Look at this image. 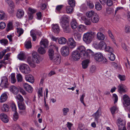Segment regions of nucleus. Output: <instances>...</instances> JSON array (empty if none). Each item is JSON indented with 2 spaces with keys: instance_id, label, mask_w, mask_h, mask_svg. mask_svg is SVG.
Returning a JSON list of instances; mask_svg holds the SVG:
<instances>
[{
  "instance_id": "c03bdc74",
  "label": "nucleus",
  "mask_w": 130,
  "mask_h": 130,
  "mask_svg": "<svg viewBox=\"0 0 130 130\" xmlns=\"http://www.w3.org/2000/svg\"><path fill=\"white\" fill-rule=\"evenodd\" d=\"M10 80L12 83H14L16 81V80L15 78V74L14 73L10 75Z\"/></svg>"
},
{
  "instance_id": "5701e85b",
  "label": "nucleus",
  "mask_w": 130,
  "mask_h": 130,
  "mask_svg": "<svg viewBox=\"0 0 130 130\" xmlns=\"http://www.w3.org/2000/svg\"><path fill=\"white\" fill-rule=\"evenodd\" d=\"M71 27L73 29H75L77 27L78 24L76 20L75 19L72 20L71 22Z\"/></svg>"
},
{
  "instance_id": "603ef678",
  "label": "nucleus",
  "mask_w": 130,
  "mask_h": 130,
  "mask_svg": "<svg viewBox=\"0 0 130 130\" xmlns=\"http://www.w3.org/2000/svg\"><path fill=\"white\" fill-rule=\"evenodd\" d=\"M109 55H110V56L109 57V58L110 60L113 61L115 60L116 58L115 56L112 52L110 53Z\"/></svg>"
},
{
  "instance_id": "c756f323",
  "label": "nucleus",
  "mask_w": 130,
  "mask_h": 130,
  "mask_svg": "<svg viewBox=\"0 0 130 130\" xmlns=\"http://www.w3.org/2000/svg\"><path fill=\"white\" fill-rule=\"evenodd\" d=\"M18 104L19 109L21 110H24L26 109V105L22 102H18Z\"/></svg>"
},
{
  "instance_id": "473e14b6",
  "label": "nucleus",
  "mask_w": 130,
  "mask_h": 130,
  "mask_svg": "<svg viewBox=\"0 0 130 130\" xmlns=\"http://www.w3.org/2000/svg\"><path fill=\"white\" fill-rule=\"evenodd\" d=\"M24 32L23 30L21 28H17V32L16 33L18 37L21 36Z\"/></svg>"
},
{
  "instance_id": "0eeeda50",
  "label": "nucleus",
  "mask_w": 130,
  "mask_h": 130,
  "mask_svg": "<svg viewBox=\"0 0 130 130\" xmlns=\"http://www.w3.org/2000/svg\"><path fill=\"white\" fill-rule=\"evenodd\" d=\"M32 60L35 63H38L40 62V57L36 52H33L32 54Z\"/></svg>"
},
{
  "instance_id": "09e8293b",
  "label": "nucleus",
  "mask_w": 130,
  "mask_h": 130,
  "mask_svg": "<svg viewBox=\"0 0 130 130\" xmlns=\"http://www.w3.org/2000/svg\"><path fill=\"white\" fill-rule=\"evenodd\" d=\"M105 51L109 52L110 53L111 52H112L113 51V49L112 48L109 46H107L104 48Z\"/></svg>"
},
{
  "instance_id": "864d4df0",
  "label": "nucleus",
  "mask_w": 130,
  "mask_h": 130,
  "mask_svg": "<svg viewBox=\"0 0 130 130\" xmlns=\"http://www.w3.org/2000/svg\"><path fill=\"white\" fill-rule=\"evenodd\" d=\"M118 110L116 106H113L110 108V111L112 114H114Z\"/></svg>"
},
{
  "instance_id": "5fc2aeb1",
  "label": "nucleus",
  "mask_w": 130,
  "mask_h": 130,
  "mask_svg": "<svg viewBox=\"0 0 130 130\" xmlns=\"http://www.w3.org/2000/svg\"><path fill=\"white\" fill-rule=\"evenodd\" d=\"M16 98L18 99L20 102H22L24 101V99L22 95L20 94H18L16 96Z\"/></svg>"
},
{
  "instance_id": "f704fd0d",
  "label": "nucleus",
  "mask_w": 130,
  "mask_h": 130,
  "mask_svg": "<svg viewBox=\"0 0 130 130\" xmlns=\"http://www.w3.org/2000/svg\"><path fill=\"white\" fill-rule=\"evenodd\" d=\"M67 40L64 37H61L58 39L59 43L60 44H64L66 43Z\"/></svg>"
},
{
  "instance_id": "69168bd1",
  "label": "nucleus",
  "mask_w": 130,
  "mask_h": 130,
  "mask_svg": "<svg viewBox=\"0 0 130 130\" xmlns=\"http://www.w3.org/2000/svg\"><path fill=\"white\" fill-rule=\"evenodd\" d=\"M113 98L114 100V103H116L118 100V97L117 95L115 94H113Z\"/></svg>"
},
{
  "instance_id": "412c9836",
  "label": "nucleus",
  "mask_w": 130,
  "mask_h": 130,
  "mask_svg": "<svg viewBox=\"0 0 130 130\" xmlns=\"http://www.w3.org/2000/svg\"><path fill=\"white\" fill-rule=\"evenodd\" d=\"M52 29L53 32L56 33H58L60 31L59 26L57 24H53Z\"/></svg>"
},
{
  "instance_id": "f3484780",
  "label": "nucleus",
  "mask_w": 130,
  "mask_h": 130,
  "mask_svg": "<svg viewBox=\"0 0 130 130\" xmlns=\"http://www.w3.org/2000/svg\"><path fill=\"white\" fill-rule=\"evenodd\" d=\"M117 124L118 127H125L126 123L124 120L119 118L117 120Z\"/></svg>"
},
{
  "instance_id": "ea45409f",
  "label": "nucleus",
  "mask_w": 130,
  "mask_h": 130,
  "mask_svg": "<svg viewBox=\"0 0 130 130\" xmlns=\"http://www.w3.org/2000/svg\"><path fill=\"white\" fill-rule=\"evenodd\" d=\"M25 46L27 49L30 48H31V43L30 40L26 41L25 43Z\"/></svg>"
},
{
  "instance_id": "c85d7f7f",
  "label": "nucleus",
  "mask_w": 130,
  "mask_h": 130,
  "mask_svg": "<svg viewBox=\"0 0 130 130\" xmlns=\"http://www.w3.org/2000/svg\"><path fill=\"white\" fill-rule=\"evenodd\" d=\"M7 98V96L5 93L1 95L0 98V102L2 103L6 101Z\"/></svg>"
},
{
  "instance_id": "de8ad7c7",
  "label": "nucleus",
  "mask_w": 130,
  "mask_h": 130,
  "mask_svg": "<svg viewBox=\"0 0 130 130\" xmlns=\"http://www.w3.org/2000/svg\"><path fill=\"white\" fill-rule=\"evenodd\" d=\"M95 7L96 9L98 10L101 9L102 6L99 2H96L95 4Z\"/></svg>"
},
{
  "instance_id": "6e6552de",
  "label": "nucleus",
  "mask_w": 130,
  "mask_h": 130,
  "mask_svg": "<svg viewBox=\"0 0 130 130\" xmlns=\"http://www.w3.org/2000/svg\"><path fill=\"white\" fill-rule=\"evenodd\" d=\"M68 41L69 48L73 49L75 47L76 45V43L73 38H69Z\"/></svg>"
},
{
  "instance_id": "0e129e2a",
  "label": "nucleus",
  "mask_w": 130,
  "mask_h": 130,
  "mask_svg": "<svg viewBox=\"0 0 130 130\" xmlns=\"http://www.w3.org/2000/svg\"><path fill=\"white\" fill-rule=\"evenodd\" d=\"M19 118V116L17 112H14V114L13 115V120L15 121H16Z\"/></svg>"
},
{
  "instance_id": "ddd939ff",
  "label": "nucleus",
  "mask_w": 130,
  "mask_h": 130,
  "mask_svg": "<svg viewBox=\"0 0 130 130\" xmlns=\"http://www.w3.org/2000/svg\"><path fill=\"white\" fill-rule=\"evenodd\" d=\"M8 84V79L7 77L6 76L3 77L2 78L0 86L2 87L5 86L7 87Z\"/></svg>"
},
{
  "instance_id": "680f3d73",
  "label": "nucleus",
  "mask_w": 130,
  "mask_h": 130,
  "mask_svg": "<svg viewBox=\"0 0 130 130\" xmlns=\"http://www.w3.org/2000/svg\"><path fill=\"white\" fill-rule=\"evenodd\" d=\"M6 26L5 23L4 22L0 23V29H3Z\"/></svg>"
},
{
  "instance_id": "13d9d810",
  "label": "nucleus",
  "mask_w": 130,
  "mask_h": 130,
  "mask_svg": "<svg viewBox=\"0 0 130 130\" xmlns=\"http://www.w3.org/2000/svg\"><path fill=\"white\" fill-rule=\"evenodd\" d=\"M85 29V26L82 25H79L77 27V29L80 32L84 31Z\"/></svg>"
},
{
  "instance_id": "9d476101",
  "label": "nucleus",
  "mask_w": 130,
  "mask_h": 130,
  "mask_svg": "<svg viewBox=\"0 0 130 130\" xmlns=\"http://www.w3.org/2000/svg\"><path fill=\"white\" fill-rule=\"evenodd\" d=\"M118 91L120 93H125L126 92L127 90V89L125 85L121 84H120L118 88Z\"/></svg>"
},
{
  "instance_id": "f8f14e48",
  "label": "nucleus",
  "mask_w": 130,
  "mask_h": 130,
  "mask_svg": "<svg viewBox=\"0 0 130 130\" xmlns=\"http://www.w3.org/2000/svg\"><path fill=\"white\" fill-rule=\"evenodd\" d=\"M61 52L62 55L64 56H68L69 53V48L66 46H64L61 48Z\"/></svg>"
},
{
  "instance_id": "b1692460",
  "label": "nucleus",
  "mask_w": 130,
  "mask_h": 130,
  "mask_svg": "<svg viewBox=\"0 0 130 130\" xmlns=\"http://www.w3.org/2000/svg\"><path fill=\"white\" fill-rule=\"evenodd\" d=\"M97 38L100 40H103L105 39V36L102 32H99L96 34Z\"/></svg>"
},
{
  "instance_id": "4468645a",
  "label": "nucleus",
  "mask_w": 130,
  "mask_h": 130,
  "mask_svg": "<svg viewBox=\"0 0 130 130\" xmlns=\"http://www.w3.org/2000/svg\"><path fill=\"white\" fill-rule=\"evenodd\" d=\"M101 109L99 108L96 112L93 115L95 118V121L98 122L99 118L101 115Z\"/></svg>"
},
{
  "instance_id": "774afa93",
  "label": "nucleus",
  "mask_w": 130,
  "mask_h": 130,
  "mask_svg": "<svg viewBox=\"0 0 130 130\" xmlns=\"http://www.w3.org/2000/svg\"><path fill=\"white\" fill-rule=\"evenodd\" d=\"M113 10L110 8L108 7L106 9V12L108 14H110L112 13Z\"/></svg>"
},
{
  "instance_id": "8fccbe9b",
  "label": "nucleus",
  "mask_w": 130,
  "mask_h": 130,
  "mask_svg": "<svg viewBox=\"0 0 130 130\" xmlns=\"http://www.w3.org/2000/svg\"><path fill=\"white\" fill-rule=\"evenodd\" d=\"M16 77L18 82H21L23 80V77L22 75L20 74L17 75Z\"/></svg>"
},
{
  "instance_id": "72a5a7b5",
  "label": "nucleus",
  "mask_w": 130,
  "mask_h": 130,
  "mask_svg": "<svg viewBox=\"0 0 130 130\" xmlns=\"http://www.w3.org/2000/svg\"><path fill=\"white\" fill-rule=\"evenodd\" d=\"M96 14V13H95L94 11L91 10L87 12L86 13V15L88 17L91 18L92 16L93 17Z\"/></svg>"
},
{
  "instance_id": "dca6fc26",
  "label": "nucleus",
  "mask_w": 130,
  "mask_h": 130,
  "mask_svg": "<svg viewBox=\"0 0 130 130\" xmlns=\"http://www.w3.org/2000/svg\"><path fill=\"white\" fill-rule=\"evenodd\" d=\"M23 86L24 88L29 93L32 92L33 89L30 85L27 83H25L23 84Z\"/></svg>"
},
{
  "instance_id": "c9c22d12",
  "label": "nucleus",
  "mask_w": 130,
  "mask_h": 130,
  "mask_svg": "<svg viewBox=\"0 0 130 130\" xmlns=\"http://www.w3.org/2000/svg\"><path fill=\"white\" fill-rule=\"evenodd\" d=\"M44 47L42 46H41L38 49V52L39 53L41 54H44L46 53V51L44 49Z\"/></svg>"
},
{
  "instance_id": "9b49d317",
  "label": "nucleus",
  "mask_w": 130,
  "mask_h": 130,
  "mask_svg": "<svg viewBox=\"0 0 130 130\" xmlns=\"http://www.w3.org/2000/svg\"><path fill=\"white\" fill-rule=\"evenodd\" d=\"M53 62L56 64H58L60 62L61 58L60 55L58 54L54 55L52 60Z\"/></svg>"
},
{
  "instance_id": "052dcab7",
  "label": "nucleus",
  "mask_w": 130,
  "mask_h": 130,
  "mask_svg": "<svg viewBox=\"0 0 130 130\" xmlns=\"http://www.w3.org/2000/svg\"><path fill=\"white\" fill-rule=\"evenodd\" d=\"M106 3L109 6H111L112 5L113 3L112 0H106Z\"/></svg>"
},
{
  "instance_id": "e2e57ef3",
  "label": "nucleus",
  "mask_w": 130,
  "mask_h": 130,
  "mask_svg": "<svg viewBox=\"0 0 130 130\" xmlns=\"http://www.w3.org/2000/svg\"><path fill=\"white\" fill-rule=\"evenodd\" d=\"M118 77L121 81H124L125 80V77L124 75L119 74Z\"/></svg>"
},
{
  "instance_id": "2f4dec72",
  "label": "nucleus",
  "mask_w": 130,
  "mask_h": 130,
  "mask_svg": "<svg viewBox=\"0 0 130 130\" xmlns=\"http://www.w3.org/2000/svg\"><path fill=\"white\" fill-rule=\"evenodd\" d=\"M54 51L52 49H49L48 51V55L50 60H52L53 59L54 55Z\"/></svg>"
},
{
  "instance_id": "a19ab883",
  "label": "nucleus",
  "mask_w": 130,
  "mask_h": 130,
  "mask_svg": "<svg viewBox=\"0 0 130 130\" xmlns=\"http://www.w3.org/2000/svg\"><path fill=\"white\" fill-rule=\"evenodd\" d=\"M9 107L8 105L7 104H3L2 109L3 111L7 112L9 110Z\"/></svg>"
},
{
  "instance_id": "6ab92c4d",
  "label": "nucleus",
  "mask_w": 130,
  "mask_h": 130,
  "mask_svg": "<svg viewBox=\"0 0 130 130\" xmlns=\"http://www.w3.org/2000/svg\"><path fill=\"white\" fill-rule=\"evenodd\" d=\"M9 90L11 92L14 94H17L19 92L18 89L15 86H11L10 87Z\"/></svg>"
},
{
  "instance_id": "cd10ccee",
  "label": "nucleus",
  "mask_w": 130,
  "mask_h": 130,
  "mask_svg": "<svg viewBox=\"0 0 130 130\" xmlns=\"http://www.w3.org/2000/svg\"><path fill=\"white\" fill-rule=\"evenodd\" d=\"M27 61L28 63L32 67L34 68L35 67L36 65L35 63H35L33 60L31 59L30 57H28Z\"/></svg>"
},
{
  "instance_id": "4d7b16f0",
  "label": "nucleus",
  "mask_w": 130,
  "mask_h": 130,
  "mask_svg": "<svg viewBox=\"0 0 130 130\" xmlns=\"http://www.w3.org/2000/svg\"><path fill=\"white\" fill-rule=\"evenodd\" d=\"M30 33L31 36L32 38V40L35 41L37 38L36 34L31 31H30Z\"/></svg>"
},
{
  "instance_id": "a878e982",
  "label": "nucleus",
  "mask_w": 130,
  "mask_h": 130,
  "mask_svg": "<svg viewBox=\"0 0 130 130\" xmlns=\"http://www.w3.org/2000/svg\"><path fill=\"white\" fill-rule=\"evenodd\" d=\"M89 63V60L88 59H87L83 61L82 62V65L83 68L84 69H85L87 68Z\"/></svg>"
},
{
  "instance_id": "393cba45",
  "label": "nucleus",
  "mask_w": 130,
  "mask_h": 130,
  "mask_svg": "<svg viewBox=\"0 0 130 130\" xmlns=\"http://www.w3.org/2000/svg\"><path fill=\"white\" fill-rule=\"evenodd\" d=\"M24 12L22 10L19 9L18 10L16 16L17 18H20L23 17L24 15Z\"/></svg>"
},
{
  "instance_id": "79ce46f5",
  "label": "nucleus",
  "mask_w": 130,
  "mask_h": 130,
  "mask_svg": "<svg viewBox=\"0 0 130 130\" xmlns=\"http://www.w3.org/2000/svg\"><path fill=\"white\" fill-rule=\"evenodd\" d=\"M73 8L70 6H67L66 8V11L67 13L69 14H71L73 11Z\"/></svg>"
},
{
  "instance_id": "3c124183",
  "label": "nucleus",
  "mask_w": 130,
  "mask_h": 130,
  "mask_svg": "<svg viewBox=\"0 0 130 130\" xmlns=\"http://www.w3.org/2000/svg\"><path fill=\"white\" fill-rule=\"evenodd\" d=\"M62 111L63 115L66 116L67 115L69 111V109L68 108H64L62 109Z\"/></svg>"
},
{
  "instance_id": "a18cd8bd",
  "label": "nucleus",
  "mask_w": 130,
  "mask_h": 130,
  "mask_svg": "<svg viewBox=\"0 0 130 130\" xmlns=\"http://www.w3.org/2000/svg\"><path fill=\"white\" fill-rule=\"evenodd\" d=\"M99 43L97 41H94L92 44V46L96 49H99Z\"/></svg>"
},
{
  "instance_id": "1a4fd4ad",
  "label": "nucleus",
  "mask_w": 130,
  "mask_h": 130,
  "mask_svg": "<svg viewBox=\"0 0 130 130\" xmlns=\"http://www.w3.org/2000/svg\"><path fill=\"white\" fill-rule=\"evenodd\" d=\"M122 99L124 101L123 103L124 105L126 107L127 106L130 104V98L127 94L124 95L122 97Z\"/></svg>"
},
{
  "instance_id": "f257e3e1",
  "label": "nucleus",
  "mask_w": 130,
  "mask_h": 130,
  "mask_svg": "<svg viewBox=\"0 0 130 130\" xmlns=\"http://www.w3.org/2000/svg\"><path fill=\"white\" fill-rule=\"evenodd\" d=\"M70 20V17L66 15H63L61 18L60 23L64 32L69 33L71 31V29L69 23Z\"/></svg>"
},
{
  "instance_id": "2eb2a0df",
  "label": "nucleus",
  "mask_w": 130,
  "mask_h": 130,
  "mask_svg": "<svg viewBox=\"0 0 130 130\" xmlns=\"http://www.w3.org/2000/svg\"><path fill=\"white\" fill-rule=\"evenodd\" d=\"M0 118L5 123H7L9 121V118L7 115L2 113L0 115Z\"/></svg>"
},
{
  "instance_id": "58836bf2",
  "label": "nucleus",
  "mask_w": 130,
  "mask_h": 130,
  "mask_svg": "<svg viewBox=\"0 0 130 130\" xmlns=\"http://www.w3.org/2000/svg\"><path fill=\"white\" fill-rule=\"evenodd\" d=\"M81 35L79 33H75L74 38L76 40L80 41L81 39Z\"/></svg>"
},
{
  "instance_id": "f03ea898",
  "label": "nucleus",
  "mask_w": 130,
  "mask_h": 130,
  "mask_svg": "<svg viewBox=\"0 0 130 130\" xmlns=\"http://www.w3.org/2000/svg\"><path fill=\"white\" fill-rule=\"evenodd\" d=\"M85 48L83 45L79 46L77 47L76 51H78L81 55L82 59L88 58L90 56H92L94 54L93 52L90 49L85 50Z\"/></svg>"
},
{
  "instance_id": "bb28decb",
  "label": "nucleus",
  "mask_w": 130,
  "mask_h": 130,
  "mask_svg": "<svg viewBox=\"0 0 130 130\" xmlns=\"http://www.w3.org/2000/svg\"><path fill=\"white\" fill-rule=\"evenodd\" d=\"M99 19V17L97 14H95L93 17L92 18L91 20L93 23H97L98 22Z\"/></svg>"
},
{
  "instance_id": "20e7f679",
  "label": "nucleus",
  "mask_w": 130,
  "mask_h": 130,
  "mask_svg": "<svg viewBox=\"0 0 130 130\" xmlns=\"http://www.w3.org/2000/svg\"><path fill=\"white\" fill-rule=\"evenodd\" d=\"M94 58L97 61L102 63H107V60L104 57L102 54L100 53H96L94 56Z\"/></svg>"
},
{
  "instance_id": "4be33fe9",
  "label": "nucleus",
  "mask_w": 130,
  "mask_h": 130,
  "mask_svg": "<svg viewBox=\"0 0 130 130\" xmlns=\"http://www.w3.org/2000/svg\"><path fill=\"white\" fill-rule=\"evenodd\" d=\"M25 79L27 81L32 83H34V79L33 76L31 75H28L26 76Z\"/></svg>"
},
{
  "instance_id": "aec40b11",
  "label": "nucleus",
  "mask_w": 130,
  "mask_h": 130,
  "mask_svg": "<svg viewBox=\"0 0 130 130\" xmlns=\"http://www.w3.org/2000/svg\"><path fill=\"white\" fill-rule=\"evenodd\" d=\"M40 44L41 46L46 48L48 45V42L47 40L46 39H42L40 42Z\"/></svg>"
},
{
  "instance_id": "e433bc0d",
  "label": "nucleus",
  "mask_w": 130,
  "mask_h": 130,
  "mask_svg": "<svg viewBox=\"0 0 130 130\" xmlns=\"http://www.w3.org/2000/svg\"><path fill=\"white\" fill-rule=\"evenodd\" d=\"M9 7L8 9V11L10 13H12L14 11L13 9L14 7V4L9 5Z\"/></svg>"
},
{
  "instance_id": "39448f33",
  "label": "nucleus",
  "mask_w": 130,
  "mask_h": 130,
  "mask_svg": "<svg viewBox=\"0 0 130 130\" xmlns=\"http://www.w3.org/2000/svg\"><path fill=\"white\" fill-rule=\"evenodd\" d=\"M19 69L22 73L25 74L29 73L30 72V69L28 66L25 63H23L20 65Z\"/></svg>"
},
{
  "instance_id": "bf43d9fd",
  "label": "nucleus",
  "mask_w": 130,
  "mask_h": 130,
  "mask_svg": "<svg viewBox=\"0 0 130 130\" xmlns=\"http://www.w3.org/2000/svg\"><path fill=\"white\" fill-rule=\"evenodd\" d=\"M69 5L70 7H72L75 6V2L74 0H69L68 2Z\"/></svg>"
},
{
  "instance_id": "338daca9",
  "label": "nucleus",
  "mask_w": 130,
  "mask_h": 130,
  "mask_svg": "<svg viewBox=\"0 0 130 130\" xmlns=\"http://www.w3.org/2000/svg\"><path fill=\"white\" fill-rule=\"evenodd\" d=\"M96 70V67L94 66H92L90 68V72L92 73L94 72Z\"/></svg>"
},
{
  "instance_id": "49530a36",
  "label": "nucleus",
  "mask_w": 130,
  "mask_h": 130,
  "mask_svg": "<svg viewBox=\"0 0 130 130\" xmlns=\"http://www.w3.org/2000/svg\"><path fill=\"white\" fill-rule=\"evenodd\" d=\"M19 59L20 60H24L25 58V54L24 53H21L18 56Z\"/></svg>"
},
{
  "instance_id": "423d86ee",
  "label": "nucleus",
  "mask_w": 130,
  "mask_h": 130,
  "mask_svg": "<svg viewBox=\"0 0 130 130\" xmlns=\"http://www.w3.org/2000/svg\"><path fill=\"white\" fill-rule=\"evenodd\" d=\"M81 55L78 51L76 50L73 51L72 53V58L74 61L79 60L80 58H81Z\"/></svg>"
},
{
  "instance_id": "37998d69",
  "label": "nucleus",
  "mask_w": 130,
  "mask_h": 130,
  "mask_svg": "<svg viewBox=\"0 0 130 130\" xmlns=\"http://www.w3.org/2000/svg\"><path fill=\"white\" fill-rule=\"evenodd\" d=\"M6 17V14L3 11H0V20H2Z\"/></svg>"
},
{
  "instance_id": "7c9ffc66",
  "label": "nucleus",
  "mask_w": 130,
  "mask_h": 130,
  "mask_svg": "<svg viewBox=\"0 0 130 130\" xmlns=\"http://www.w3.org/2000/svg\"><path fill=\"white\" fill-rule=\"evenodd\" d=\"M99 49H104L107 46L106 43L103 41H101L99 42Z\"/></svg>"
},
{
  "instance_id": "7ed1b4c3",
  "label": "nucleus",
  "mask_w": 130,
  "mask_h": 130,
  "mask_svg": "<svg viewBox=\"0 0 130 130\" xmlns=\"http://www.w3.org/2000/svg\"><path fill=\"white\" fill-rule=\"evenodd\" d=\"M96 35V34L94 32H87L84 34L83 37V41L86 43H90Z\"/></svg>"
},
{
  "instance_id": "6e6d98bb",
  "label": "nucleus",
  "mask_w": 130,
  "mask_h": 130,
  "mask_svg": "<svg viewBox=\"0 0 130 130\" xmlns=\"http://www.w3.org/2000/svg\"><path fill=\"white\" fill-rule=\"evenodd\" d=\"M11 107L13 111L14 112H17L16 107L14 103H12L11 105Z\"/></svg>"
},
{
  "instance_id": "a211bd4d",
  "label": "nucleus",
  "mask_w": 130,
  "mask_h": 130,
  "mask_svg": "<svg viewBox=\"0 0 130 130\" xmlns=\"http://www.w3.org/2000/svg\"><path fill=\"white\" fill-rule=\"evenodd\" d=\"M81 19L86 25H88L91 24V21L90 19L84 16L82 17H81Z\"/></svg>"
},
{
  "instance_id": "4c0bfd02",
  "label": "nucleus",
  "mask_w": 130,
  "mask_h": 130,
  "mask_svg": "<svg viewBox=\"0 0 130 130\" xmlns=\"http://www.w3.org/2000/svg\"><path fill=\"white\" fill-rule=\"evenodd\" d=\"M12 23L11 22H9L8 24L7 27V31L8 32L10 30H12L13 29Z\"/></svg>"
}]
</instances>
